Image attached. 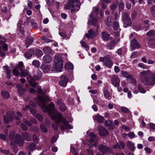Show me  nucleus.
I'll use <instances>...</instances> for the list:
<instances>
[{
	"label": "nucleus",
	"mask_w": 155,
	"mask_h": 155,
	"mask_svg": "<svg viewBox=\"0 0 155 155\" xmlns=\"http://www.w3.org/2000/svg\"><path fill=\"white\" fill-rule=\"evenodd\" d=\"M98 8L97 7L93 8V11L91 13L90 15V19H89L88 23L91 22L93 25L96 27V29L94 30L90 29L88 30V33L86 34V37L88 38H92L97 36L98 34L97 29L99 27V25L97 22V19L96 17L98 14Z\"/></svg>",
	"instance_id": "nucleus-1"
},
{
	"label": "nucleus",
	"mask_w": 155,
	"mask_h": 155,
	"mask_svg": "<svg viewBox=\"0 0 155 155\" xmlns=\"http://www.w3.org/2000/svg\"><path fill=\"white\" fill-rule=\"evenodd\" d=\"M51 118L53 120H56V122L60 127L61 129L64 133L63 131L64 130H68L72 129L73 127L68 124V121L62 116V114L59 112H57L50 115Z\"/></svg>",
	"instance_id": "nucleus-2"
},
{
	"label": "nucleus",
	"mask_w": 155,
	"mask_h": 155,
	"mask_svg": "<svg viewBox=\"0 0 155 155\" xmlns=\"http://www.w3.org/2000/svg\"><path fill=\"white\" fill-rule=\"evenodd\" d=\"M24 68L23 63L21 62H20L18 64L13 70L12 73L16 76L20 75L21 77H30L31 76L29 73L26 70H24Z\"/></svg>",
	"instance_id": "nucleus-3"
},
{
	"label": "nucleus",
	"mask_w": 155,
	"mask_h": 155,
	"mask_svg": "<svg viewBox=\"0 0 155 155\" xmlns=\"http://www.w3.org/2000/svg\"><path fill=\"white\" fill-rule=\"evenodd\" d=\"M55 57L54 63L52 66V70L54 71L60 72L63 68V61L61 56L58 54L55 55Z\"/></svg>",
	"instance_id": "nucleus-4"
},
{
	"label": "nucleus",
	"mask_w": 155,
	"mask_h": 155,
	"mask_svg": "<svg viewBox=\"0 0 155 155\" xmlns=\"http://www.w3.org/2000/svg\"><path fill=\"white\" fill-rule=\"evenodd\" d=\"M15 114L14 112L8 111L6 114V115H4V121L6 124L10 122H12L14 119Z\"/></svg>",
	"instance_id": "nucleus-5"
},
{
	"label": "nucleus",
	"mask_w": 155,
	"mask_h": 155,
	"mask_svg": "<svg viewBox=\"0 0 155 155\" xmlns=\"http://www.w3.org/2000/svg\"><path fill=\"white\" fill-rule=\"evenodd\" d=\"M122 18L124 22V27L127 28L129 26L131 23L129 15L126 13L123 14Z\"/></svg>",
	"instance_id": "nucleus-6"
},
{
	"label": "nucleus",
	"mask_w": 155,
	"mask_h": 155,
	"mask_svg": "<svg viewBox=\"0 0 155 155\" xmlns=\"http://www.w3.org/2000/svg\"><path fill=\"white\" fill-rule=\"evenodd\" d=\"M99 60L103 62L104 64L108 68H110L113 65V63L110 60L109 57L106 56L100 57Z\"/></svg>",
	"instance_id": "nucleus-7"
},
{
	"label": "nucleus",
	"mask_w": 155,
	"mask_h": 155,
	"mask_svg": "<svg viewBox=\"0 0 155 155\" xmlns=\"http://www.w3.org/2000/svg\"><path fill=\"white\" fill-rule=\"evenodd\" d=\"M80 5L81 3L79 1H73V6L71 9L72 13L74 14L78 11L80 9Z\"/></svg>",
	"instance_id": "nucleus-8"
},
{
	"label": "nucleus",
	"mask_w": 155,
	"mask_h": 155,
	"mask_svg": "<svg viewBox=\"0 0 155 155\" xmlns=\"http://www.w3.org/2000/svg\"><path fill=\"white\" fill-rule=\"evenodd\" d=\"M99 150L103 154L108 153L112 152V149L104 145H101L99 146Z\"/></svg>",
	"instance_id": "nucleus-9"
},
{
	"label": "nucleus",
	"mask_w": 155,
	"mask_h": 155,
	"mask_svg": "<svg viewBox=\"0 0 155 155\" xmlns=\"http://www.w3.org/2000/svg\"><path fill=\"white\" fill-rule=\"evenodd\" d=\"M15 140L14 142L15 143H17L20 146H22L24 143V140L21 135L17 134L15 137Z\"/></svg>",
	"instance_id": "nucleus-10"
},
{
	"label": "nucleus",
	"mask_w": 155,
	"mask_h": 155,
	"mask_svg": "<svg viewBox=\"0 0 155 155\" xmlns=\"http://www.w3.org/2000/svg\"><path fill=\"white\" fill-rule=\"evenodd\" d=\"M23 87V85L20 84H18L16 85V87L18 88L17 91L20 96L24 94L25 92L27 91V89Z\"/></svg>",
	"instance_id": "nucleus-11"
},
{
	"label": "nucleus",
	"mask_w": 155,
	"mask_h": 155,
	"mask_svg": "<svg viewBox=\"0 0 155 155\" xmlns=\"http://www.w3.org/2000/svg\"><path fill=\"white\" fill-rule=\"evenodd\" d=\"M142 82L148 85H153L154 84L155 78H142Z\"/></svg>",
	"instance_id": "nucleus-12"
},
{
	"label": "nucleus",
	"mask_w": 155,
	"mask_h": 155,
	"mask_svg": "<svg viewBox=\"0 0 155 155\" xmlns=\"http://www.w3.org/2000/svg\"><path fill=\"white\" fill-rule=\"evenodd\" d=\"M140 74L142 77H155V74L150 72V70L143 71L140 73Z\"/></svg>",
	"instance_id": "nucleus-13"
},
{
	"label": "nucleus",
	"mask_w": 155,
	"mask_h": 155,
	"mask_svg": "<svg viewBox=\"0 0 155 155\" xmlns=\"http://www.w3.org/2000/svg\"><path fill=\"white\" fill-rule=\"evenodd\" d=\"M130 49L131 51L134 50L137 48H139V44L135 39L132 40L130 43Z\"/></svg>",
	"instance_id": "nucleus-14"
},
{
	"label": "nucleus",
	"mask_w": 155,
	"mask_h": 155,
	"mask_svg": "<svg viewBox=\"0 0 155 155\" xmlns=\"http://www.w3.org/2000/svg\"><path fill=\"white\" fill-rule=\"evenodd\" d=\"M98 132L101 136H104L108 134V131L103 127L99 128Z\"/></svg>",
	"instance_id": "nucleus-15"
},
{
	"label": "nucleus",
	"mask_w": 155,
	"mask_h": 155,
	"mask_svg": "<svg viewBox=\"0 0 155 155\" xmlns=\"http://www.w3.org/2000/svg\"><path fill=\"white\" fill-rule=\"evenodd\" d=\"M54 104L51 102L49 106L48 107V112L49 113V116L50 117V115L51 114H53L54 113H56L58 112L54 110Z\"/></svg>",
	"instance_id": "nucleus-16"
},
{
	"label": "nucleus",
	"mask_w": 155,
	"mask_h": 155,
	"mask_svg": "<svg viewBox=\"0 0 155 155\" xmlns=\"http://www.w3.org/2000/svg\"><path fill=\"white\" fill-rule=\"evenodd\" d=\"M43 96H39L38 97L39 100L42 103H45V102H49L51 101L48 96L43 94Z\"/></svg>",
	"instance_id": "nucleus-17"
},
{
	"label": "nucleus",
	"mask_w": 155,
	"mask_h": 155,
	"mask_svg": "<svg viewBox=\"0 0 155 155\" xmlns=\"http://www.w3.org/2000/svg\"><path fill=\"white\" fill-rule=\"evenodd\" d=\"M101 36L102 39L104 41H107L110 39V34L106 31L102 32L101 34Z\"/></svg>",
	"instance_id": "nucleus-18"
},
{
	"label": "nucleus",
	"mask_w": 155,
	"mask_h": 155,
	"mask_svg": "<svg viewBox=\"0 0 155 155\" xmlns=\"http://www.w3.org/2000/svg\"><path fill=\"white\" fill-rule=\"evenodd\" d=\"M31 21V25H32V27H36L37 25L36 24V23L34 20H32L31 21V19L30 18H26V20L25 22H24V25L25 26H27L28 23Z\"/></svg>",
	"instance_id": "nucleus-19"
},
{
	"label": "nucleus",
	"mask_w": 155,
	"mask_h": 155,
	"mask_svg": "<svg viewBox=\"0 0 155 155\" xmlns=\"http://www.w3.org/2000/svg\"><path fill=\"white\" fill-rule=\"evenodd\" d=\"M34 54V50L33 49H31L25 53V57L27 59H29Z\"/></svg>",
	"instance_id": "nucleus-20"
},
{
	"label": "nucleus",
	"mask_w": 155,
	"mask_h": 155,
	"mask_svg": "<svg viewBox=\"0 0 155 155\" xmlns=\"http://www.w3.org/2000/svg\"><path fill=\"white\" fill-rule=\"evenodd\" d=\"M31 79L29 81V83L31 86L34 87H36L38 83L35 82V80L38 81L39 80V78H31Z\"/></svg>",
	"instance_id": "nucleus-21"
},
{
	"label": "nucleus",
	"mask_w": 155,
	"mask_h": 155,
	"mask_svg": "<svg viewBox=\"0 0 155 155\" xmlns=\"http://www.w3.org/2000/svg\"><path fill=\"white\" fill-rule=\"evenodd\" d=\"M22 136L24 139L27 141H30L31 139V135L26 132H24L22 134Z\"/></svg>",
	"instance_id": "nucleus-22"
},
{
	"label": "nucleus",
	"mask_w": 155,
	"mask_h": 155,
	"mask_svg": "<svg viewBox=\"0 0 155 155\" xmlns=\"http://www.w3.org/2000/svg\"><path fill=\"white\" fill-rule=\"evenodd\" d=\"M120 80L118 78H112L111 82L112 84L114 87H118L119 85Z\"/></svg>",
	"instance_id": "nucleus-23"
},
{
	"label": "nucleus",
	"mask_w": 155,
	"mask_h": 155,
	"mask_svg": "<svg viewBox=\"0 0 155 155\" xmlns=\"http://www.w3.org/2000/svg\"><path fill=\"white\" fill-rule=\"evenodd\" d=\"M62 79L59 82L60 85L64 87L66 86L67 82L68 80V78H62Z\"/></svg>",
	"instance_id": "nucleus-24"
},
{
	"label": "nucleus",
	"mask_w": 155,
	"mask_h": 155,
	"mask_svg": "<svg viewBox=\"0 0 155 155\" xmlns=\"http://www.w3.org/2000/svg\"><path fill=\"white\" fill-rule=\"evenodd\" d=\"M22 21L20 20L19 21L18 23L17 24V29H19V31L21 32V33L23 34L24 33V29L22 27Z\"/></svg>",
	"instance_id": "nucleus-25"
},
{
	"label": "nucleus",
	"mask_w": 155,
	"mask_h": 155,
	"mask_svg": "<svg viewBox=\"0 0 155 155\" xmlns=\"http://www.w3.org/2000/svg\"><path fill=\"white\" fill-rule=\"evenodd\" d=\"M126 145L128 148L132 151H134L135 149L134 144L130 141H128Z\"/></svg>",
	"instance_id": "nucleus-26"
},
{
	"label": "nucleus",
	"mask_w": 155,
	"mask_h": 155,
	"mask_svg": "<svg viewBox=\"0 0 155 155\" xmlns=\"http://www.w3.org/2000/svg\"><path fill=\"white\" fill-rule=\"evenodd\" d=\"M41 68L44 73H46L49 71L50 67L48 65L42 64L41 66Z\"/></svg>",
	"instance_id": "nucleus-27"
},
{
	"label": "nucleus",
	"mask_w": 155,
	"mask_h": 155,
	"mask_svg": "<svg viewBox=\"0 0 155 155\" xmlns=\"http://www.w3.org/2000/svg\"><path fill=\"white\" fill-rule=\"evenodd\" d=\"M43 60L45 63H48L52 61V58L50 56L46 55L43 57Z\"/></svg>",
	"instance_id": "nucleus-28"
},
{
	"label": "nucleus",
	"mask_w": 155,
	"mask_h": 155,
	"mask_svg": "<svg viewBox=\"0 0 155 155\" xmlns=\"http://www.w3.org/2000/svg\"><path fill=\"white\" fill-rule=\"evenodd\" d=\"M33 41L32 38H27L25 40V44L26 47L28 48L31 43L33 42Z\"/></svg>",
	"instance_id": "nucleus-29"
},
{
	"label": "nucleus",
	"mask_w": 155,
	"mask_h": 155,
	"mask_svg": "<svg viewBox=\"0 0 155 155\" xmlns=\"http://www.w3.org/2000/svg\"><path fill=\"white\" fill-rule=\"evenodd\" d=\"M73 1L70 0L68 3L65 5L64 7L66 9H71L73 6Z\"/></svg>",
	"instance_id": "nucleus-30"
},
{
	"label": "nucleus",
	"mask_w": 155,
	"mask_h": 155,
	"mask_svg": "<svg viewBox=\"0 0 155 155\" xmlns=\"http://www.w3.org/2000/svg\"><path fill=\"white\" fill-rule=\"evenodd\" d=\"M113 20L111 19V17L109 16L107 18L106 21V24L107 26H110L112 25Z\"/></svg>",
	"instance_id": "nucleus-31"
},
{
	"label": "nucleus",
	"mask_w": 155,
	"mask_h": 155,
	"mask_svg": "<svg viewBox=\"0 0 155 155\" xmlns=\"http://www.w3.org/2000/svg\"><path fill=\"white\" fill-rule=\"evenodd\" d=\"M3 68L5 71V72L8 75H9L11 73V71L9 69V67L7 65H5L3 66Z\"/></svg>",
	"instance_id": "nucleus-32"
},
{
	"label": "nucleus",
	"mask_w": 155,
	"mask_h": 155,
	"mask_svg": "<svg viewBox=\"0 0 155 155\" xmlns=\"http://www.w3.org/2000/svg\"><path fill=\"white\" fill-rule=\"evenodd\" d=\"M95 119L97 120L98 122L102 123L103 122L104 118L103 117L101 116H97L95 117Z\"/></svg>",
	"instance_id": "nucleus-33"
},
{
	"label": "nucleus",
	"mask_w": 155,
	"mask_h": 155,
	"mask_svg": "<svg viewBox=\"0 0 155 155\" xmlns=\"http://www.w3.org/2000/svg\"><path fill=\"white\" fill-rule=\"evenodd\" d=\"M65 68L67 69L72 70L73 69L74 66L70 62H68L66 64Z\"/></svg>",
	"instance_id": "nucleus-34"
},
{
	"label": "nucleus",
	"mask_w": 155,
	"mask_h": 155,
	"mask_svg": "<svg viewBox=\"0 0 155 155\" xmlns=\"http://www.w3.org/2000/svg\"><path fill=\"white\" fill-rule=\"evenodd\" d=\"M1 94L4 99H7L9 97V93L7 91H2Z\"/></svg>",
	"instance_id": "nucleus-35"
},
{
	"label": "nucleus",
	"mask_w": 155,
	"mask_h": 155,
	"mask_svg": "<svg viewBox=\"0 0 155 155\" xmlns=\"http://www.w3.org/2000/svg\"><path fill=\"white\" fill-rule=\"evenodd\" d=\"M15 134L13 131H11L9 134L8 137L9 138L10 140H14V139L15 138Z\"/></svg>",
	"instance_id": "nucleus-36"
},
{
	"label": "nucleus",
	"mask_w": 155,
	"mask_h": 155,
	"mask_svg": "<svg viewBox=\"0 0 155 155\" xmlns=\"http://www.w3.org/2000/svg\"><path fill=\"white\" fill-rule=\"evenodd\" d=\"M36 146L34 143H32L28 147V148L29 150L33 151L34 150H35L36 149Z\"/></svg>",
	"instance_id": "nucleus-37"
},
{
	"label": "nucleus",
	"mask_w": 155,
	"mask_h": 155,
	"mask_svg": "<svg viewBox=\"0 0 155 155\" xmlns=\"http://www.w3.org/2000/svg\"><path fill=\"white\" fill-rule=\"evenodd\" d=\"M43 51L46 54H50L51 52L50 48L48 47H46L44 48L43 49Z\"/></svg>",
	"instance_id": "nucleus-38"
},
{
	"label": "nucleus",
	"mask_w": 155,
	"mask_h": 155,
	"mask_svg": "<svg viewBox=\"0 0 155 155\" xmlns=\"http://www.w3.org/2000/svg\"><path fill=\"white\" fill-rule=\"evenodd\" d=\"M115 44L114 42L109 44L107 45V48L108 49L111 50L114 49L115 47Z\"/></svg>",
	"instance_id": "nucleus-39"
},
{
	"label": "nucleus",
	"mask_w": 155,
	"mask_h": 155,
	"mask_svg": "<svg viewBox=\"0 0 155 155\" xmlns=\"http://www.w3.org/2000/svg\"><path fill=\"white\" fill-rule=\"evenodd\" d=\"M148 44L152 47H155V39H152L149 40Z\"/></svg>",
	"instance_id": "nucleus-40"
},
{
	"label": "nucleus",
	"mask_w": 155,
	"mask_h": 155,
	"mask_svg": "<svg viewBox=\"0 0 155 155\" xmlns=\"http://www.w3.org/2000/svg\"><path fill=\"white\" fill-rule=\"evenodd\" d=\"M41 108L44 112H48V110L49 108H48V107H46L45 103H43V105L41 106Z\"/></svg>",
	"instance_id": "nucleus-41"
},
{
	"label": "nucleus",
	"mask_w": 155,
	"mask_h": 155,
	"mask_svg": "<svg viewBox=\"0 0 155 155\" xmlns=\"http://www.w3.org/2000/svg\"><path fill=\"white\" fill-rule=\"evenodd\" d=\"M40 128L42 131L45 133H47L48 132L47 129L45 126L43 124H41L40 125Z\"/></svg>",
	"instance_id": "nucleus-42"
},
{
	"label": "nucleus",
	"mask_w": 155,
	"mask_h": 155,
	"mask_svg": "<svg viewBox=\"0 0 155 155\" xmlns=\"http://www.w3.org/2000/svg\"><path fill=\"white\" fill-rule=\"evenodd\" d=\"M32 64L36 68L38 67L40 65V64L39 61L37 60L34 61L32 62Z\"/></svg>",
	"instance_id": "nucleus-43"
},
{
	"label": "nucleus",
	"mask_w": 155,
	"mask_h": 155,
	"mask_svg": "<svg viewBox=\"0 0 155 155\" xmlns=\"http://www.w3.org/2000/svg\"><path fill=\"white\" fill-rule=\"evenodd\" d=\"M59 107L60 110L62 112L64 111L67 109V107L64 104L61 105Z\"/></svg>",
	"instance_id": "nucleus-44"
},
{
	"label": "nucleus",
	"mask_w": 155,
	"mask_h": 155,
	"mask_svg": "<svg viewBox=\"0 0 155 155\" xmlns=\"http://www.w3.org/2000/svg\"><path fill=\"white\" fill-rule=\"evenodd\" d=\"M122 74L123 77L125 78H131V76L127 72L125 71H122Z\"/></svg>",
	"instance_id": "nucleus-45"
},
{
	"label": "nucleus",
	"mask_w": 155,
	"mask_h": 155,
	"mask_svg": "<svg viewBox=\"0 0 155 155\" xmlns=\"http://www.w3.org/2000/svg\"><path fill=\"white\" fill-rule=\"evenodd\" d=\"M1 9L2 11L5 13H6L7 12V8L6 6L5 5H2L1 6Z\"/></svg>",
	"instance_id": "nucleus-46"
},
{
	"label": "nucleus",
	"mask_w": 155,
	"mask_h": 155,
	"mask_svg": "<svg viewBox=\"0 0 155 155\" xmlns=\"http://www.w3.org/2000/svg\"><path fill=\"white\" fill-rule=\"evenodd\" d=\"M155 32L153 30L150 31L147 33V35L148 36L150 37L153 36L154 35Z\"/></svg>",
	"instance_id": "nucleus-47"
},
{
	"label": "nucleus",
	"mask_w": 155,
	"mask_h": 155,
	"mask_svg": "<svg viewBox=\"0 0 155 155\" xmlns=\"http://www.w3.org/2000/svg\"><path fill=\"white\" fill-rule=\"evenodd\" d=\"M29 104L32 107L36 108L37 107V105L36 103L33 101H31L29 102Z\"/></svg>",
	"instance_id": "nucleus-48"
},
{
	"label": "nucleus",
	"mask_w": 155,
	"mask_h": 155,
	"mask_svg": "<svg viewBox=\"0 0 155 155\" xmlns=\"http://www.w3.org/2000/svg\"><path fill=\"white\" fill-rule=\"evenodd\" d=\"M0 151L2 153H3L5 154H8L10 152V151L9 150H2L0 148Z\"/></svg>",
	"instance_id": "nucleus-49"
},
{
	"label": "nucleus",
	"mask_w": 155,
	"mask_h": 155,
	"mask_svg": "<svg viewBox=\"0 0 155 155\" xmlns=\"http://www.w3.org/2000/svg\"><path fill=\"white\" fill-rule=\"evenodd\" d=\"M119 27V24L117 22H114V28L115 30L118 29Z\"/></svg>",
	"instance_id": "nucleus-50"
},
{
	"label": "nucleus",
	"mask_w": 155,
	"mask_h": 155,
	"mask_svg": "<svg viewBox=\"0 0 155 155\" xmlns=\"http://www.w3.org/2000/svg\"><path fill=\"white\" fill-rule=\"evenodd\" d=\"M47 3L49 6H51L54 4V0H46Z\"/></svg>",
	"instance_id": "nucleus-51"
},
{
	"label": "nucleus",
	"mask_w": 155,
	"mask_h": 155,
	"mask_svg": "<svg viewBox=\"0 0 155 155\" xmlns=\"http://www.w3.org/2000/svg\"><path fill=\"white\" fill-rule=\"evenodd\" d=\"M81 43L82 46L86 48L87 50V49H89V48L87 45L86 44L85 42L83 41H81Z\"/></svg>",
	"instance_id": "nucleus-52"
},
{
	"label": "nucleus",
	"mask_w": 155,
	"mask_h": 155,
	"mask_svg": "<svg viewBox=\"0 0 155 155\" xmlns=\"http://www.w3.org/2000/svg\"><path fill=\"white\" fill-rule=\"evenodd\" d=\"M128 136L130 138H133L135 137V135L133 132H130L128 134Z\"/></svg>",
	"instance_id": "nucleus-53"
},
{
	"label": "nucleus",
	"mask_w": 155,
	"mask_h": 155,
	"mask_svg": "<svg viewBox=\"0 0 155 155\" xmlns=\"http://www.w3.org/2000/svg\"><path fill=\"white\" fill-rule=\"evenodd\" d=\"M21 127L23 130L25 131H27L28 130V127L23 123L21 124Z\"/></svg>",
	"instance_id": "nucleus-54"
},
{
	"label": "nucleus",
	"mask_w": 155,
	"mask_h": 155,
	"mask_svg": "<svg viewBox=\"0 0 155 155\" xmlns=\"http://www.w3.org/2000/svg\"><path fill=\"white\" fill-rule=\"evenodd\" d=\"M36 55L38 57L41 56L43 54V52L41 51L38 49L36 51Z\"/></svg>",
	"instance_id": "nucleus-55"
},
{
	"label": "nucleus",
	"mask_w": 155,
	"mask_h": 155,
	"mask_svg": "<svg viewBox=\"0 0 155 155\" xmlns=\"http://www.w3.org/2000/svg\"><path fill=\"white\" fill-rule=\"evenodd\" d=\"M35 117L36 118L40 121H42L43 120L42 117L39 114H36L35 115Z\"/></svg>",
	"instance_id": "nucleus-56"
},
{
	"label": "nucleus",
	"mask_w": 155,
	"mask_h": 155,
	"mask_svg": "<svg viewBox=\"0 0 155 155\" xmlns=\"http://www.w3.org/2000/svg\"><path fill=\"white\" fill-rule=\"evenodd\" d=\"M105 125L106 126H108L113 124L112 121L111 120H107L105 122Z\"/></svg>",
	"instance_id": "nucleus-57"
},
{
	"label": "nucleus",
	"mask_w": 155,
	"mask_h": 155,
	"mask_svg": "<svg viewBox=\"0 0 155 155\" xmlns=\"http://www.w3.org/2000/svg\"><path fill=\"white\" fill-rule=\"evenodd\" d=\"M2 46L3 49L4 51H7L8 50V46L7 44L5 43H3L2 44Z\"/></svg>",
	"instance_id": "nucleus-58"
},
{
	"label": "nucleus",
	"mask_w": 155,
	"mask_h": 155,
	"mask_svg": "<svg viewBox=\"0 0 155 155\" xmlns=\"http://www.w3.org/2000/svg\"><path fill=\"white\" fill-rule=\"evenodd\" d=\"M150 11L153 16L155 17V6H153L151 8Z\"/></svg>",
	"instance_id": "nucleus-59"
},
{
	"label": "nucleus",
	"mask_w": 155,
	"mask_h": 155,
	"mask_svg": "<svg viewBox=\"0 0 155 155\" xmlns=\"http://www.w3.org/2000/svg\"><path fill=\"white\" fill-rule=\"evenodd\" d=\"M138 55V54L137 52V51H134L132 54L131 57L134 58L137 57Z\"/></svg>",
	"instance_id": "nucleus-60"
},
{
	"label": "nucleus",
	"mask_w": 155,
	"mask_h": 155,
	"mask_svg": "<svg viewBox=\"0 0 155 155\" xmlns=\"http://www.w3.org/2000/svg\"><path fill=\"white\" fill-rule=\"evenodd\" d=\"M118 143L120 147H121L122 149H124L125 146V144L123 141H120Z\"/></svg>",
	"instance_id": "nucleus-61"
},
{
	"label": "nucleus",
	"mask_w": 155,
	"mask_h": 155,
	"mask_svg": "<svg viewBox=\"0 0 155 155\" xmlns=\"http://www.w3.org/2000/svg\"><path fill=\"white\" fill-rule=\"evenodd\" d=\"M88 155H94L93 150L90 149H88L86 150Z\"/></svg>",
	"instance_id": "nucleus-62"
},
{
	"label": "nucleus",
	"mask_w": 155,
	"mask_h": 155,
	"mask_svg": "<svg viewBox=\"0 0 155 155\" xmlns=\"http://www.w3.org/2000/svg\"><path fill=\"white\" fill-rule=\"evenodd\" d=\"M138 65L139 67L143 69H146L147 68V66L142 63H140Z\"/></svg>",
	"instance_id": "nucleus-63"
},
{
	"label": "nucleus",
	"mask_w": 155,
	"mask_h": 155,
	"mask_svg": "<svg viewBox=\"0 0 155 155\" xmlns=\"http://www.w3.org/2000/svg\"><path fill=\"white\" fill-rule=\"evenodd\" d=\"M121 110L122 112L127 113L129 112V110L127 108L124 107H122L121 108Z\"/></svg>",
	"instance_id": "nucleus-64"
}]
</instances>
